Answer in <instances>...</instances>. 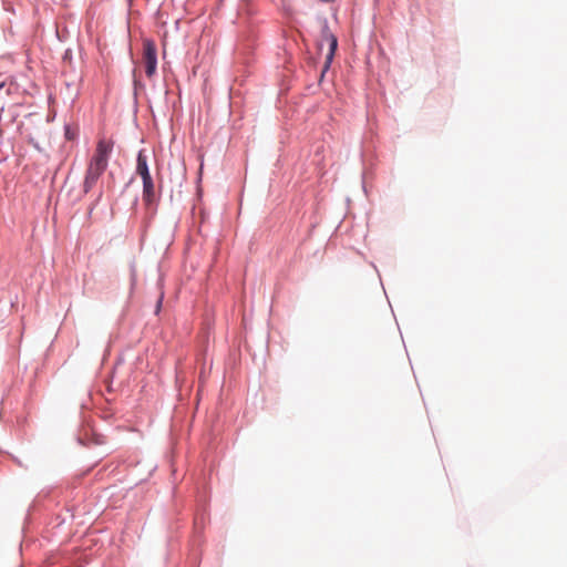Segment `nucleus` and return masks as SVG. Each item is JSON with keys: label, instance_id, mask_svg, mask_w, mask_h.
<instances>
[{"label": "nucleus", "instance_id": "nucleus-3", "mask_svg": "<svg viewBox=\"0 0 567 567\" xmlns=\"http://www.w3.org/2000/svg\"><path fill=\"white\" fill-rule=\"evenodd\" d=\"M324 44L328 45V53L326 55L323 72L329 69V66L333 60L336 50L338 48V39L331 32L327 21H323V23L321 25L320 40H319V44H318L319 49L321 50Z\"/></svg>", "mask_w": 567, "mask_h": 567}, {"label": "nucleus", "instance_id": "nucleus-1", "mask_svg": "<svg viewBox=\"0 0 567 567\" xmlns=\"http://www.w3.org/2000/svg\"><path fill=\"white\" fill-rule=\"evenodd\" d=\"M113 142L106 138H100L95 153L90 162L84 179V190L89 192L97 182L100 176L107 167L109 157L113 150Z\"/></svg>", "mask_w": 567, "mask_h": 567}, {"label": "nucleus", "instance_id": "nucleus-4", "mask_svg": "<svg viewBox=\"0 0 567 567\" xmlns=\"http://www.w3.org/2000/svg\"><path fill=\"white\" fill-rule=\"evenodd\" d=\"M143 63L145 65V73L148 78H152L156 72L157 56L155 44L151 41L144 42L143 48Z\"/></svg>", "mask_w": 567, "mask_h": 567}, {"label": "nucleus", "instance_id": "nucleus-2", "mask_svg": "<svg viewBox=\"0 0 567 567\" xmlns=\"http://www.w3.org/2000/svg\"><path fill=\"white\" fill-rule=\"evenodd\" d=\"M136 173L141 176L143 182V200L147 206H151L156 200V193L155 185L147 166V157L144 151L138 152Z\"/></svg>", "mask_w": 567, "mask_h": 567}, {"label": "nucleus", "instance_id": "nucleus-5", "mask_svg": "<svg viewBox=\"0 0 567 567\" xmlns=\"http://www.w3.org/2000/svg\"><path fill=\"white\" fill-rule=\"evenodd\" d=\"M4 90V83H1L0 84V92H2Z\"/></svg>", "mask_w": 567, "mask_h": 567}]
</instances>
